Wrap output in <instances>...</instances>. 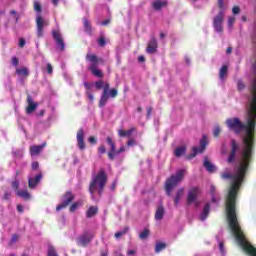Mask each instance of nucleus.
I'll use <instances>...</instances> for the list:
<instances>
[{
  "label": "nucleus",
  "instance_id": "nucleus-1",
  "mask_svg": "<svg viewBox=\"0 0 256 256\" xmlns=\"http://www.w3.org/2000/svg\"><path fill=\"white\" fill-rule=\"evenodd\" d=\"M229 0H218V6L212 10V13L218 12L213 18V27L216 33H223V19L225 18V11H227V4Z\"/></svg>",
  "mask_w": 256,
  "mask_h": 256
},
{
  "label": "nucleus",
  "instance_id": "nucleus-2",
  "mask_svg": "<svg viewBox=\"0 0 256 256\" xmlns=\"http://www.w3.org/2000/svg\"><path fill=\"white\" fill-rule=\"evenodd\" d=\"M105 185H107V173H105V170H100L97 175L92 177V181L90 182L89 192L92 197L95 192L101 195L105 189Z\"/></svg>",
  "mask_w": 256,
  "mask_h": 256
},
{
  "label": "nucleus",
  "instance_id": "nucleus-3",
  "mask_svg": "<svg viewBox=\"0 0 256 256\" xmlns=\"http://www.w3.org/2000/svg\"><path fill=\"white\" fill-rule=\"evenodd\" d=\"M185 173H187V170L179 169L176 171V173L174 175H171V177H169L166 180L165 191H166V195H168V197H171V193L173 192L175 187H177V185H179V183H181V181H183V179L185 177Z\"/></svg>",
  "mask_w": 256,
  "mask_h": 256
},
{
  "label": "nucleus",
  "instance_id": "nucleus-4",
  "mask_svg": "<svg viewBox=\"0 0 256 256\" xmlns=\"http://www.w3.org/2000/svg\"><path fill=\"white\" fill-rule=\"evenodd\" d=\"M95 237V234L90 231L86 230L77 238V245H80V247H87L91 241H93V238Z\"/></svg>",
  "mask_w": 256,
  "mask_h": 256
},
{
  "label": "nucleus",
  "instance_id": "nucleus-5",
  "mask_svg": "<svg viewBox=\"0 0 256 256\" xmlns=\"http://www.w3.org/2000/svg\"><path fill=\"white\" fill-rule=\"evenodd\" d=\"M209 144V141L207 140V135H203L200 140V147H193L192 153L189 155L188 159H193L197 156L198 153H203L205 149H207V145Z\"/></svg>",
  "mask_w": 256,
  "mask_h": 256
},
{
  "label": "nucleus",
  "instance_id": "nucleus-6",
  "mask_svg": "<svg viewBox=\"0 0 256 256\" xmlns=\"http://www.w3.org/2000/svg\"><path fill=\"white\" fill-rule=\"evenodd\" d=\"M36 25H37V30H36V35L37 37H43V29L49 25V21L45 20L41 15H37L36 17Z\"/></svg>",
  "mask_w": 256,
  "mask_h": 256
},
{
  "label": "nucleus",
  "instance_id": "nucleus-7",
  "mask_svg": "<svg viewBox=\"0 0 256 256\" xmlns=\"http://www.w3.org/2000/svg\"><path fill=\"white\" fill-rule=\"evenodd\" d=\"M74 199L75 196H73V193L66 192L62 198V203L56 207V211H61V209H65V207L71 205Z\"/></svg>",
  "mask_w": 256,
  "mask_h": 256
},
{
  "label": "nucleus",
  "instance_id": "nucleus-8",
  "mask_svg": "<svg viewBox=\"0 0 256 256\" xmlns=\"http://www.w3.org/2000/svg\"><path fill=\"white\" fill-rule=\"evenodd\" d=\"M41 179H43V174L39 172L38 174L34 175L33 172L28 177V187L29 189H35L37 185L41 182Z\"/></svg>",
  "mask_w": 256,
  "mask_h": 256
},
{
  "label": "nucleus",
  "instance_id": "nucleus-9",
  "mask_svg": "<svg viewBox=\"0 0 256 256\" xmlns=\"http://www.w3.org/2000/svg\"><path fill=\"white\" fill-rule=\"evenodd\" d=\"M52 36L57 45V49H59V51H65V41H63V36L61 35V32L53 30Z\"/></svg>",
  "mask_w": 256,
  "mask_h": 256
},
{
  "label": "nucleus",
  "instance_id": "nucleus-10",
  "mask_svg": "<svg viewBox=\"0 0 256 256\" xmlns=\"http://www.w3.org/2000/svg\"><path fill=\"white\" fill-rule=\"evenodd\" d=\"M199 193H201V190L198 187L190 189L188 192L187 204L191 205V203H195L197 197H199Z\"/></svg>",
  "mask_w": 256,
  "mask_h": 256
},
{
  "label": "nucleus",
  "instance_id": "nucleus-11",
  "mask_svg": "<svg viewBox=\"0 0 256 256\" xmlns=\"http://www.w3.org/2000/svg\"><path fill=\"white\" fill-rule=\"evenodd\" d=\"M209 194L211 195L212 203H214V205H217L218 207L219 203H221V194L217 192V189L215 188V186L213 185L210 186Z\"/></svg>",
  "mask_w": 256,
  "mask_h": 256
},
{
  "label": "nucleus",
  "instance_id": "nucleus-12",
  "mask_svg": "<svg viewBox=\"0 0 256 256\" xmlns=\"http://www.w3.org/2000/svg\"><path fill=\"white\" fill-rule=\"evenodd\" d=\"M86 59L90 63L89 68H88L89 71H93V70L97 69L99 59L97 58V56L95 54H87Z\"/></svg>",
  "mask_w": 256,
  "mask_h": 256
},
{
  "label": "nucleus",
  "instance_id": "nucleus-13",
  "mask_svg": "<svg viewBox=\"0 0 256 256\" xmlns=\"http://www.w3.org/2000/svg\"><path fill=\"white\" fill-rule=\"evenodd\" d=\"M76 137H77L78 149H80V151L85 150V132L83 131L82 128L77 132Z\"/></svg>",
  "mask_w": 256,
  "mask_h": 256
},
{
  "label": "nucleus",
  "instance_id": "nucleus-14",
  "mask_svg": "<svg viewBox=\"0 0 256 256\" xmlns=\"http://www.w3.org/2000/svg\"><path fill=\"white\" fill-rule=\"evenodd\" d=\"M106 141L110 147V151L108 152V158L110 159V161H114L115 160V151L117 150L115 148V142H113V139H111V137H107Z\"/></svg>",
  "mask_w": 256,
  "mask_h": 256
},
{
  "label": "nucleus",
  "instance_id": "nucleus-15",
  "mask_svg": "<svg viewBox=\"0 0 256 256\" xmlns=\"http://www.w3.org/2000/svg\"><path fill=\"white\" fill-rule=\"evenodd\" d=\"M27 103H28V106L26 108V113L28 115H31V113H33L35 109H37L38 104L37 102L33 101V97H31V95L27 96Z\"/></svg>",
  "mask_w": 256,
  "mask_h": 256
},
{
  "label": "nucleus",
  "instance_id": "nucleus-16",
  "mask_svg": "<svg viewBox=\"0 0 256 256\" xmlns=\"http://www.w3.org/2000/svg\"><path fill=\"white\" fill-rule=\"evenodd\" d=\"M147 53L153 55V53H157V39L151 38L148 42V46L146 49Z\"/></svg>",
  "mask_w": 256,
  "mask_h": 256
},
{
  "label": "nucleus",
  "instance_id": "nucleus-17",
  "mask_svg": "<svg viewBox=\"0 0 256 256\" xmlns=\"http://www.w3.org/2000/svg\"><path fill=\"white\" fill-rule=\"evenodd\" d=\"M210 211H211V204L209 202H206L200 214V221H205V219L209 217Z\"/></svg>",
  "mask_w": 256,
  "mask_h": 256
},
{
  "label": "nucleus",
  "instance_id": "nucleus-18",
  "mask_svg": "<svg viewBox=\"0 0 256 256\" xmlns=\"http://www.w3.org/2000/svg\"><path fill=\"white\" fill-rule=\"evenodd\" d=\"M45 145H47V144L43 143L42 145L31 146L30 147V155L32 157H35V155H39V153H41V151H43V149H45Z\"/></svg>",
  "mask_w": 256,
  "mask_h": 256
},
{
  "label": "nucleus",
  "instance_id": "nucleus-19",
  "mask_svg": "<svg viewBox=\"0 0 256 256\" xmlns=\"http://www.w3.org/2000/svg\"><path fill=\"white\" fill-rule=\"evenodd\" d=\"M203 166L205 167L206 171H208V173H215V171H217V167H215V165H213V163H211L207 158L204 159Z\"/></svg>",
  "mask_w": 256,
  "mask_h": 256
},
{
  "label": "nucleus",
  "instance_id": "nucleus-20",
  "mask_svg": "<svg viewBox=\"0 0 256 256\" xmlns=\"http://www.w3.org/2000/svg\"><path fill=\"white\" fill-rule=\"evenodd\" d=\"M84 31L87 35L93 34V27L91 26V22L87 18H83Z\"/></svg>",
  "mask_w": 256,
  "mask_h": 256
},
{
  "label": "nucleus",
  "instance_id": "nucleus-21",
  "mask_svg": "<svg viewBox=\"0 0 256 256\" xmlns=\"http://www.w3.org/2000/svg\"><path fill=\"white\" fill-rule=\"evenodd\" d=\"M164 215H165V208L163 207V205H159L157 207V210L155 213L156 221H161V219H163Z\"/></svg>",
  "mask_w": 256,
  "mask_h": 256
},
{
  "label": "nucleus",
  "instance_id": "nucleus-22",
  "mask_svg": "<svg viewBox=\"0 0 256 256\" xmlns=\"http://www.w3.org/2000/svg\"><path fill=\"white\" fill-rule=\"evenodd\" d=\"M166 6H167V1H163V0H154V2L152 3V7L156 11H161V8Z\"/></svg>",
  "mask_w": 256,
  "mask_h": 256
},
{
  "label": "nucleus",
  "instance_id": "nucleus-23",
  "mask_svg": "<svg viewBox=\"0 0 256 256\" xmlns=\"http://www.w3.org/2000/svg\"><path fill=\"white\" fill-rule=\"evenodd\" d=\"M134 132H135V128H131L127 131L120 129L118 130V135L119 137H131V135H133Z\"/></svg>",
  "mask_w": 256,
  "mask_h": 256
},
{
  "label": "nucleus",
  "instance_id": "nucleus-24",
  "mask_svg": "<svg viewBox=\"0 0 256 256\" xmlns=\"http://www.w3.org/2000/svg\"><path fill=\"white\" fill-rule=\"evenodd\" d=\"M185 193V190L183 188H180L176 192V196L174 198V205L177 207L179 205V202L181 201V197H183V194Z\"/></svg>",
  "mask_w": 256,
  "mask_h": 256
},
{
  "label": "nucleus",
  "instance_id": "nucleus-25",
  "mask_svg": "<svg viewBox=\"0 0 256 256\" xmlns=\"http://www.w3.org/2000/svg\"><path fill=\"white\" fill-rule=\"evenodd\" d=\"M16 195L21 197V199H30L31 194L27 190H16Z\"/></svg>",
  "mask_w": 256,
  "mask_h": 256
},
{
  "label": "nucleus",
  "instance_id": "nucleus-26",
  "mask_svg": "<svg viewBox=\"0 0 256 256\" xmlns=\"http://www.w3.org/2000/svg\"><path fill=\"white\" fill-rule=\"evenodd\" d=\"M107 101H109V93L103 92L100 98V103H99L100 107H105V105H107Z\"/></svg>",
  "mask_w": 256,
  "mask_h": 256
},
{
  "label": "nucleus",
  "instance_id": "nucleus-27",
  "mask_svg": "<svg viewBox=\"0 0 256 256\" xmlns=\"http://www.w3.org/2000/svg\"><path fill=\"white\" fill-rule=\"evenodd\" d=\"M97 211H99V209L96 206H91L86 213V217H95V215H97Z\"/></svg>",
  "mask_w": 256,
  "mask_h": 256
},
{
  "label": "nucleus",
  "instance_id": "nucleus-28",
  "mask_svg": "<svg viewBox=\"0 0 256 256\" xmlns=\"http://www.w3.org/2000/svg\"><path fill=\"white\" fill-rule=\"evenodd\" d=\"M16 73L21 77H27L29 75V70L26 67L17 68Z\"/></svg>",
  "mask_w": 256,
  "mask_h": 256
},
{
  "label": "nucleus",
  "instance_id": "nucleus-29",
  "mask_svg": "<svg viewBox=\"0 0 256 256\" xmlns=\"http://www.w3.org/2000/svg\"><path fill=\"white\" fill-rule=\"evenodd\" d=\"M186 148L185 146H181L175 149L174 155L175 157H181L182 155H185Z\"/></svg>",
  "mask_w": 256,
  "mask_h": 256
},
{
  "label": "nucleus",
  "instance_id": "nucleus-30",
  "mask_svg": "<svg viewBox=\"0 0 256 256\" xmlns=\"http://www.w3.org/2000/svg\"><path fill=\"white\" fill-rule=\"evenodd\" d=\"M227 71H228L227 66L221 67L220 72H219V79L221 81H223V79H225V77H227Z\"/></svg>",
  "mask_w": 256,
  "mask_h": 256
},
{
  "label": "nucleus",
  "instance_id": "nucleus-31",
  "mask_svg": "<svg viewBox=\"0 0 256 256\" xmlns=\"http://www.w3.org/2000/svg\"><path fill=\"white\" fill-rule=\"evenodd\" d=\"M166 247H167V244H165V243H162V242L156 243L155 253H161V251L166 249Z\"/></svg>",
  "mask_w": 256,
  "mask_h": 256
},
{
  "label": "nucleus",
  "instance_id": "nucleus-32",
  "mask_svg": "<svg viewBox=\"0 0 256 256\" xmlns=\"http://www.w3.org/2000/svg\"><path fill=\"white\" fill-rule=\"evenodd\" d=\"M129 231V227H125L123 230H120L115 233V238L116 239H121L123 235H126V233Z\"/></svg>",
  "mask_w": 256,
  "mask_h": 256
},
{
  "label": "nucleus",
  "instance_id": "nucleus-33",
  "mask_svg": "<svg viewBox=\"0 0 256 256\" xmlns=\"http://www.w3.org/2000/svg\"><path fill=\"white\" fill-rule=\"evenodd\" d=\"M149 229L145 228L139 235L140 239L142 241H145V239H147V237H149Z\"/></svg>",
  "mask_w": 256,
  "mask_h": 256
},
{
  "label": "nucleus",
  "instance_id": "nucleus-34",
  "mask_svg": "<svg viewBox=\"0 0 256 256\" xmlns=\"http://www.w3.org/2000/svg\"><path fill=\"white\" fill-rule=\"evenodd\" d=\"M91 73L94 75V77H98L99 79L103 78V72H101V70L98 68L91 70Z\"/></svg>",
  "mask_w": 256,
  "mask_h": 256
},
{
  "label": "nucleus",
  "instance_id": "nucleus-35",
  "mask_svg": "<svg viewBox=\"0 0 256 256\" xmlns=\"http://www.w3.org/2000/svg\"><path fill=\"white\" fill-rule=\"evenodd\" d=\"M83 205V202H75L70 206V211L73 213L74 211H77V208L81 207Z\"/></svg>",
  "mask_w": 256,
  "mask_h": 256
},
{
  "label": "nucleus",
  "instance_id": "nucleus-36",
  "mask_svg": "<svg viewBox=\"0 0 256 256\" xmlns=\"http://www.w3.org/2000/svg\"><path fill=\"white\" fill-rule=\"evenodd\" d=\"M48 256H59L57 255V251L55 250V247L53 246L48 247Z\"/></svg>",
  "mask_w": 256,
  "mask_h": 256
},
{
  "label": "nucleus",
  "instance_id": "nucleus-37",
  "mask_svg": "<svg viewBox=\"0 0 256 256\" xmlns=\"http://www.w3.org/2000/svg\"><path fill=\"white\" fill-rule=\"evenodd\" d=\"M221 133V126L215 125L213 129V135L214 137H218Z\"/></svg>",
  "mask_w": 256,
  "mask_h": 256
},
{
  "label": "nucleus",
  "instance_id": "nucleus-38",
  "mask_svg": "<svg viewBox=\"0 0 256 256\" xmlns=\"http://www.w3.org/2000/svg\"><path fill=\"white\" fill-rule=\"evenodd\" d=\"M103 87H105V82H103V80H99V81L95 82L96 89H103Z\"/></svg>",
  "mask_w": 256,
  "mask_h": 256
},
{
  "label": "nucleus",
  "instance_id": "nucleus-39",
  "mask_svg": "<svg viewBox=\"0 0 256 256\" xmlns=\"http://www.w3.org/2000/svg\"><path fill=\"white\" fill-rule=\"evenodd\" d=\"M108 95L112 99H115V97H117V95H118L117 89H111L110 91H108Z\"/></svg>",
  "mask_w": 256,
  "mask_h": 256
},
{
  "label": "nucleus",
  "instance_id": "nucleus-40",
  "mask_svg": "<svg viewBox=\"0 0 256 256\" xmlns=\"http://www.w3.org/2000/svg\"><path fill=\"white\" fill-rule=\"evenodd\" d=\"M126 151V148L125 146H121L119 150H116L115 153H114V159L115 157H117L118 155H121V153H125Z\"/></svg>",
  "mask_w": 256,
  "mask_h": 256
},
{
  "label": "nucleus",
  "instance_id": "nucleus-41",
  "mask_svg": "<svg viewBox=\"0 0 256 256\" xmlns=\"http://www.w3.org/2000/svg\"><path fill=\"white\" fill-rule=\"evenodd\" d=\"M233 25H235V17L230 16L228 18V27H229V29H231V27H233Z\"/></svg>",
  "mask_w": 256,
  "mask_h": 256
},
{
  "label": "nucleus",
  "instance_id": "nucleus-42",
  "mask_svg": "<svg viewBox=\"0 0 256 256\" xmlns=\"http://www.w3.org/2000/svg\"><path fill=\"white\" fill-rule=\"evenodd\" d=\"M34 10L37 11V13H41V4L38 1L34 2Z\"/></svg>",
  "mask_w": 256,
  "mask_h": 256
},
{
  "label": "nucleus",
  "instance_id": "nucleus-43",
  "mask_svg": "<svg viewBox=\"0 0 256 256\" xmlns=\"http://www.w3.org/2000/svg\"><path fill=\"white\" fill-rule=\"evenodd\" d=\"M237 87H238V91H243V89H245V84L243 83V81L239 80L237 82Z\"/></svg>",
  "mask_w": 256,
  "mask_h": 256
},
{
  "label": "nucleus",
  "instance_id": "nucleus-44",
  "mask_svg": "<svg viewBox=\"0 0 256 256\" xmlns=\"http://www.w3.org/2000/svg\"><path fill=\"white\" fill-rule=\"evenodd\" d=\"M232 13L233 15H239V13H241V8H239V6H234L232 8Z\"/></svg>",
  "mask_w": 256,
  "mask_h": 256
},
{
  "label": "nucleus",
  "instance_id": "nucleus-45",
  "mask_svg": "<svg viewBox=\"0 0 256 256\" xmlns=\"http://www.w3.org/2000/svg\"><path fill=\"white\" fill-rule=\"evenodd\" d=\"M106 43L107 42L105 41V38L101 37L100 39H98L99 47H105Z\"/></svg>",
  "mask_w": 256,
  "mask_h": 256
},
{
  "label": "nucleus",
  "instance_id": "nucleus-46",
  "mask_svg": "<svg viewBox=\"0 0 256 256\" xmlns=\"http://www.w3.org/2000/svg\"><path fill=\"white\" fill-rule=\"evenodd\" d=\"M4 201H9L11 199V191H6L3 196Z\"/></svg>",
  "mask_w": 256,
  "mask_h": 256
},
{
  "label": "nucleus",
  "instance_id": "nucleus-47",
  "mask_svg": "<svg viewBox=\"0 0 256 256\" xmlns=\"http://www.w3.org/2000/svg\"><path fill=\"white\" fill-rule=\"evenodd\" d=\"M46 71L49 75H51L53 73V66L51 65V63H48L46 65Z\"/></svg>",
  "mask_w": 256,
  "mask_h": 256
},
{
  "label": "nucleus",
  "instance_id": "nucleus-48",
  "mask_svg": "<svg viewBox=\"0 0 256 256\" xmlns=\"http://www.w3.org/2000/svg\"><path fill=\"white\" fill-rule=\"evenodd\" d=\"M135 145H137V142L135 141V139L128 140L127 142L128 147H135Z\"/></svg>",
  "mask_w": 256,
  "mask_h": 256
},
{
  "label": "nucleus",
  "instance_id": "nucleus-49",
  "mask_svg": "<svg viewBox=\"0 0 256 256\" xmlns=\"http://www.w3.org/2000/svg\"><path fill=\"white\" fill-rule=\"evenodd\" d=\"M18 239H19V236L17 234H14L10 240V245H13V243H17Z\"/></svg>",
  "mask_w": 256,
  "mask_h": 256
},
{
  "label": "nucleus",
  "instance_id": "nucleus-50",
  "mask_svg": "<svg viewBox=\"0 0 256 256\" xmlns=\"http://www.w3.org/2000/svg\"><path fill=\"white\" fill-rule=\"evenodd\" d=\"M12 188L17 191L19 189V180H15L12 182Z\"/></svg>",
  "mask_w": 256,
  "mask_h": 256
},
{
  "label": "nucleus",
  "instance_id": "nucleus-51",
  "mask_svg": "<svg viewBox=\"0 0 256 256\" xmlns=\"http://www.w3.org/2000/svg\"><path fill=\"white\" fill-rule=\"evenodd\" d=\"M219 249L220 253H222V255H225V246L223 245V242H219Z\"/></svg>",
  "mask_w": 256,
  "mask_h": 256
},
{
  "label": "nucleus",
  "instance_id": "nucleus-52",
  "mask_svg": "<svg viewBox=\"0 0 256 256\" xmlns=\"http://www.w3.org/2000/svg\"><path fill=\"white\" fill-rule=\"evenodd\" d=\"M98 152L103 155L104 153H107V149H105V146H104V145H101V146L98 148Z\"/></svg>",
  "mask_w": 256,
  "mask_h": 256
},
{
  "label": "nucleus",
  "instance_id": "nucleus-53",
  "mask_svg": "<svg viewBox=\"0 0 256 256\" xmlns=\"http://www.w3.org/2000/svg\"><path fill=\"white\" fill-rule=\"evenodd\" d=\"M39 169V162H33L32 163V171H37Z\"/></svg>",
  "mask_w": 256,
  "mask_h": 256
},
{
  "label": "nucleus",
  "instance_id": "nucleus-54",
  "mask_svg": "<svg viewBox=\"0 0 256 256\" xmlns=\"http://www.w3.org/2000/svg\"><path fill=\"white\" fill-rule=\"evenodd\" d=\"M12 65H14V67H17V65H19V59H17V57L12 58Z\"/></svg>",
  "mask_w": 256,
  "mask_h": 256
},
{
  "label": "nucleus",
  "instance_id": "nucleus-55",
  "mask_svg": "<svg viewBox=\"0 0 256 256\" xmlns=\"http://www.w3.org/2000/svg\"><path fill=\"white\" fill-rule=\"evenodd\" d=\"M109 93V83H105L103 86V93Z\"/></svg>",
  "mask_w": 256,
  "mask_h": 256
},
{
  "label": "nucleus",
  "instance_id": "nucleus-56",
  "mask_svg": "<svg viewBox=\"0 0 256 256\" xmlns=\"http://www.w3.org/2000/svg\"><path fill=\"white\" fill-rule=\"evenodd\" d=\"M84 87H85V89H86L87 91H91L92 85L89 84L88 82H84Z\"/></svg>",
  "mask_w": 256,
  "mask_h": 256
},
{
  "label": "nucleus",
  "instance_id": "nucleus-57",
  "mask_svg": "<svg viewBox=\"0 0 256 256\" xmlns=\"http://www.w3.org/2000/svg\"><path fill=\"white\" fill-rule=\"evenodd\" d=\"M116 187H117V180H114V181L112 182L111 187H110L111 191H115V188H116Z\"/></svg>",
  "mask_w": 256,
  "mask_h": 256
},
{
  "label": "nucleus",
  "instance_id": "nucleus-58",
  "mask_svg": "<svg viewBox=\"0 0 256 256\" xmlns=\"http://www.w3.org/2000/svg\"><path fill=\"white\" fill-rule=\"evenodd\" d=\"M151 113H153V108L148 107L147 108V119H149V117H151Z\"/></svg>",
  "mask_w": 256,
  "mask_h": 256
},
{
  "label": "nucleus",
  "instance_id": "nucleus-59",
  "mask_svg": "<svg viewBox=\"0 0 256 256\" xmlns=\"http://www.w3.org/2000/svg\"><path fill=\"white\" fill-rule=\"evenodd\" d=\"M19 47L21 48L25 47V40L23 38L19 39Z\"/></svg>",
  "mask_w": 256,
  "mask_h": 256
},
{
  "label": "nucleus",
  "instance_id": "nucleus-60",
  "mask_svg": "<svg viewBox=\"0 0 256 256\" xmlns=\"http://www.w3.org/2000/svg\"><path fill=\"white\" fill-rule=\"evenodd\" d=\"M86 94H87L88 99H90V101H93V99H94L93 94L90 91H86Z\"/></svg>",
  "mask_w": 256,
  "mask_h": 256
},
{
  "label": "nucleus",
  "instance_id": "nucleus-61",
  "mask_svg": "<svg viewBox=\"0 0 256 256\" xmlns=\"http://www.w3.org/2000/svg\"><path fill=\"white\" fill-rule=\"evenodd\" d=\"M89 142L95 144V143H97V140L95 139V137L91 136L89 138Z\"/></svg>",
  "mask_w": 256,
  "mask_h": 256
},
{
  "label": "nucleus",
  "instance_id": "nucleus-62",
  "mask_svg": "<svg viewBox=\"0 0 256 256\" xmlns=\"http://www.w3.org/2000/svg\"><path fill=\"white\" fill-rule=\"evenodd\" d=\"M17 211H18V213H23V206L17 205Z\"/></svg>",
  "mask_w": 256,
  "mask_h": 256
},
{
  "label": "nucleus",
  "instance_id": "nucleus-63",
  "mask_svg": "<svg viewBox=\"0 0 256 256\" xmlns=\"http://www.w3.org/2000/svg\"><path fill=\"white\" fill-rule=\"evenodd\" d=\"M127 255H129V256L135 255V250H128Z\"/></svg>",
  "mask_w": 256,
  "mask_h": 256
},
{
  "label": "nucleus",
  "instance_id": "nucleus-64",
  "mask_svg": "<svg viewBox=\"0 0 256 256\" xmlns=\"http://www.w3.org/2000/svg\"><path fill=\"white\" fill-rule=\"evenodd\" d=\"M111 21L109 19H106L104 21H102L101 25L103 26H107L108 23H110Z\"/></svg>",
  "mask_w": 256,
  "mask_h": 256
}]
</instances>
